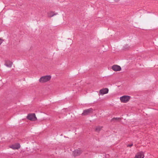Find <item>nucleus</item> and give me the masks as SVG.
Here are the masks:
<instances>
[{
    "label": "nucleus",
    "mask_w": 158,
    "mask_h": 158,
    "mask_svg": "<svg viewBox=\"0 0 158 158\" xmlns=\"http://www.w3.org/2000/svg\"><path fill=\"white\" fill-rule=\"evenodd\" d=\"M51 78V76H45L41 77L39 79L40 82L44 83L49 81Z\"/></svg>",
    "instance_id": "nucleus-1"
},
{
    "label": "nucleus",
    "mask_w": 158,
    "mask_h": 158,
    "mask_svg": "<svg viewBox=\"0 0 158 158\" xmlns=\"http://www.w3.org/2000/svg\"><path fill=\"white\" fill-rule=\"evenodd\" d=\"M93 110L92 108H90L88 109H85L83 111L82 113V115H87L92 113L93 111Z\"/></svg>",
    "instance_id": "nucleus-2"
},
{
    "label": "nucleus",
    "mask_w": 158,
    "mask_h": 158,
    "mask_svg": "<svg viewBox=\"0 0 158 158\" xmlns=\"http://www.w3.org/2000/svg\"><path fill=\"white\" fill-rule=\"evenodd\" d=\"M27 118L31 121H35L37 120V118L35 116V114L33 113L29 114L27 115Z\"/></svg>",
    "instance_id": "nucleus-3"
},
{
    "label": "nucleus",
    "mask_w": 158,
    "mask_h": 158,
    "mask_svg": "<svg viewBox=\"0 0 158 158\" xmlns=\"http://www.w3.org/2000/svg\"><path fill=\"white\" fill-rule=\"evenodd\" d=\"M130 98V96H123L120 98V100L122 102L126 103L129 101Z\"/></svg>",
    "instance_id": "nucleus-4"
},
{
    "label": "nucleus",
    "mask_w": 158,
    "mask_h": 158,
    "mask_svg": "<svg viewBox=\"0 0 158 158\" xmlns=\"http://www.w3.org/2000/svg\"><path fill=\"white\" fill-rule=\"evenodd\" d=\"M109 91V89L107 88H103L99 91V94L103 95L104 94H107Z\"/></svg>",
    "instance_id": "nucleus-5"
},
{
    "label": "nucleus",
    "mask_w": 158,
    "mask_h": 158,
    "mask_svg": "<svg viewBox=\"0 0 158 158\" xmlns=\"http://www.w3.org/2000/svg\"><path fill=\"white\" fill-rule=\"evenodd\" d=\"M144 155L143 153L142 152H139L138 153L135 155V158H144Z\"/></svg>",
    "instance_id": "nucleus-6"
},
{
    "label": "nucleus",
    "mask_w": 158,
    "mask_h": 158,
    "mask_svg": "<svg viewBox=\"0 0 158 158\" xmlns=\"http://www.w3.org/2000/svg\"><path fill=\"white\" fill-rule=\"evenodd\" d=\"M112 69L116 71H119L121 69V67L117 65H114L112 67Z\"/></svg>",
    "instance_id": "nucleus-7"
},
{
    "label": "nucleus",
    "mask_w": 158,
    "mask_h": 158,
    "mask_svg": "<svg viewBox=\"0 0 158 158\" xmlns=\"http://www.w3.org/2000/svg\"><path fill=\"white\" fill-rule=\"evenodd\" d=\"M20 146L19 143H16L10 146V148L13 149H18L20 148Z\"/></svg>",
    "instance_id": "nucleus-8"
},
{
    "label": "nucleus",
    "mask_w": 158,
    "mask_h": 158,
    "mask_svg": "<svg viewBox=\"0 0 158 158\" xmlns=\"http://www.w3.org/2000/svg\"><path fill=\"white\" fill-rule=\"evenodd\" d=\"M47 14H48V17H52L54 15H57V13H55L54 14L53 12L52 11H51L49 12Z\"/></svg>",
    "instance_id": "nucleus-9"
},
{
    "label": "nucleus",
    "mask_w": 158,
    "mask_h": 158,
    "mask_svg": "<svg viewBox=\"0 0 158 158\" xmlns=\"http://www.w3.org/2000/svg\"><path fill=\"white\" fill-rule=\"evenodd\" d=\"M13 63L10 61H8L6 62L5 64V65L6 67L9 68H11L12 66Z\"/></svg>",
    "instance_id": "nucleus-10"
},
{
    "label": "nucleus",
    "mask_w": 158,
    "mask_h": 158,
    "mask_svg": "<svg viewBox=\"0 0 158 158\" xmlns=\"http://www.w3.org/2000/svg\"><path fill=\"white\" fill-rule=\"evenodd\" d=\"M80 151L77 150H75L73 152V154L74 156H77L80 154Z\"/></svg>",
    "instance_id": "nucleus-11"
},
{
    "label": "nucleus",
    "mask_w": 158,
    "mask_h": 158,
    "mask_svg": "<svg viewBox=\"0 0 158 158\" xmlns=\"http://www.w3.org/2000/svg\"><path fill=\"white\" fill-rule=\"evenodd\" d=\"M102 127H97L96 128V130L97 131H99L102 129Z\"/></svg>",
    "instance_id": "nucleus-12"
},
{
    "label": "nucleus",
    "mask_w": 158,
    "mask_h": 158,
    "mask_svg": "<svg viewBox=\"0 0 158 158\" xmlns=\"http://www.w3.org/2000/svg\"><path fill=\"white\" fill-rule=\"evenodd\" d=\"M120 119L119 118H114L112 119L111 121H114V120H117Z\"/></svg>",
    "instance_id": "nucleus-13"
},
{
    "label": "nucleus",
    "mask_w": 158,
    "mask_h": 158,
    "mask_svg": "<svg viewBox=\"0 0 158 158\" xmlns=\"http://www.w3.org/2000/svg\"><path fill=\"white\" fill-rule=\"evenodd\" d=\"M133 145V143H131V144H129L128 145H127V146L128 147H131V146H132Z\"/></svg>",
    "instance_id": "nucleus-14"
},
{
    "label": "nucleus",
    "mask_w": 158,
    "mask_h": 158,
    "mask_svg": "<svg viewBox=\"0 0 158 158\" xmlns=\"http://www.w3.org/2000/svg\"><path fill=\"white\" fill-rule=\"evenodd\" d=\"M2 40L0 39V45L2 43Z\"/></svg>",
    "instance_id": "nucleus-15"
},
{
    "label": "nucleus",
    "mask_w": 158,
    "mask_h": 158,
    "mask_svg": "<svg viewBox=\"0 0 158 158\" xmlns=\"http://www.w3.org/2000/svg\"><path fill=\"white\" fill-rule=\"evenodd\" d=\"M119 0H114V1L116 2H118L119 1Z\"/></svg>",
    "instance_id": "nucleus-16"
}]
</instances>
